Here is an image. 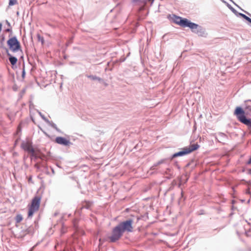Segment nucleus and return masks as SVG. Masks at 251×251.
Returning <instances> with one entry per match:
<instances>
[{
	"mask_svg": "<svg viewBox=\"0 0 251 251\" xmlns=\"http://www.w3.org/2000/svg\"><path fill=\"white\" fill-rule=\"evenodd\" d=\"M168 18L173 22L183 27H188L190 20L184 18L175 14L169 15Z\"/></svg>",
	"mask_w": 251,
	"mask_h": 251,
	"instance_id": "obj_6",
	"label": "nucleus"
},
{
	"mask_svg": "<svg viewBox=\"0 0 251 251\" xmlns=\"http://www.w3.org/2000/svg\"><path fill=\"white\" fill-rule=\"evenodd\" d=\"M0 49L4 50L6 53L9 51L8 49L4 46V42H0Z\"/></svg>",
	"mask_w": 251,
	"mask_h": 251,
	"instance_id": "obj_20",
	"label": "nucleus"
},
{
	"mask_svg": "<svg viewBox=\"0 0 251 251\" xmlns=\"http://www.w3.org/2000/svg\"><path fill=\"white\" fill-rule=\"evenodd\" d=\"M31 104H32V105H33V104H32V103H30V104H29V107H31Z\"/></svg>",
	"mask_w": 251,
	"mask_h": 251,
	"instance_id": "obj_49",
	"label": "nucleus"
},
{
	"mask_svg": "<svg viewBox=\"0 0 251 251\" xmlns=\"http://www.w3.org/2000/svg\"><path fill=\"white\" fill-rule=\"evenodd\" d=\"M34 228L32 226H29L25 230V234H29L32 235L34 233Z\"/></svg>",
	"mask_w": 251,
	"mask_h": 251,
	"instance_id": "obj_13",
	"label": "nucleus"
},
{
	"mask_svg": "<svg viewBox=\"0 0 251 251\" xmlns=\"http://www.w3.org/2000/svg\"><path fill=\"white\" fill-rule=\"evenodd\" d=\"M74 39V35H73L71 37L69 40L66 42V46L68 47L70 44H71L73 42V40Z\"/></svg>",
	"mask_w": 251,
	"mask_h": 251,
	"instance_id": "obj_24",
	"label": "nucleus"
},
{
	"mask_svg": "<svg viewBox=\"0 0 251 251\" xmlns=\"http://www.w3.org/2000/svg\"><path fill=\"white\" fill-rule=\"evenodd\" d=\"M74 227L75 228V229H77L78 226H77L76 225V224L75 223V221L74 222Z\"/></svg>",
	"mask_w": 251,
	"mask_h": 251,
	"instance_id": "obj_39",
	"label": "nucleus"
},
{
	"mask_svg": "<svg viewBox=\"0 0 251 251\" xmlns=\"http://www.w3.org/2000/svg\"><path fill=\"white\" fill-rule=\"evenodd\" d=\"M247 22H249V23H251V18L249 17L248 16H247L246 19H245Z\"/></svg>",
	"mask_w": 251,
	"mask_h": 251,
	"instance_id": "obj_33",
	"label": "nucleus"
},
{
	"mask_svg": "<svg viewBox=\"0 0 251 251\" xmlns=\"http://www.w3.org/2000/svg\"><path fill=\"white\" fill-rule=\"evenodd\" d=\"M167 159L166 158H165V159H162L159 161H158L157 162H156V163H155L154 165H153V167H156L158 165H159L161 164H163V163H166V161H167Z\"/></svg>",
	"mask_w": 251,
	"mask_h": 251,
	"instance_id": "obj_19",
	"label": "nucleus"
},
{
	"mask_svg": "<svg viewBox=\"0 0 251 251\" xmlns=\"http://www.w3.org/2000/svg\"><path fill=\"white\" fill-rule=\"evenodd\" d=\"M36 211H37V210L29 206L27 214V218L25 220L26 222H27L28 221L30 220L31 219L34 212Z\"/></svg>",
	"mask_w": 251,
	"mask_h": 251,
	"instance_id": "obj_12",
	"label": "nucleus"
},
{
	"mask_svg": "<svg viewBox=\"0 0 251 251\" xmlns=\"http://www.w3.org/2000/svg\"><path fill=\"white\" fill-rule=\"evenodd\" d=\"M32 249H31L29 251H32Z\"/></svg>",
	"mask_w": 251,
	"mask_h": 251,
	"instance_id": "obj_53",
	"label": "nucleus"
},
{
	"mask_svg": "<svg viewBox=\"0 0 251 251\" xmlns=\"http://www.w3.org/2000/svg\"><path fill=\"white\" fill-rule=\"evenodd\" d=\"M165 173H166V174L170 176V178H172L173 177V173L172 168H167L166 170L165 171Z\"/></svg>",
	"mask_w": 251,
	"mask_h": 251,
	"instance_id": "obj_16",
	"label": "nucleus"
},
{
	"mask_svg": "<svg viewBox=\"0 0 251 251\" xmlns=\"http://www.w3.org/2000/svg\"><path fill=\"white\" fill-rule=\"evenodd\" d=\"M247 22H249V23H251V18L249 17L248 16H247L246 19H245Z\"/></svg>",
	"mask_w": 251,
	"mask_h": 251,
	"instance_id": "obj_34",
	"label": "nucleus"
},
{
	"mask_svg": "<svg viewBox=\"0 0 251 251\" xmlns=\"http://www.w3.org/2000/svg\"><path fill=\"white\" fill-rule=\"evenodd\" d=\"M200 214H203L202 212H201V213Z\"/></svg>",
	"mask_w": 251,
	"mask_h": 251,
	"instance_id": "obj_51",
	"label": "nucleus"
},
{
	"mask_svg": "<svg viewBox=\"0 0 251 251\" xmlns=\"http://www.w3.org/2000/svg\"><path fill=\"white\" fill-rule=\"evenodd\" d=\"M8 58V60L10 62L11 68L12 69L15 70L17 68V63L18 62V59L16 56L12 55L9 51H7L6 53Z\"/></svg>",
	"mask_w": 251,
	"mask_h": 251,
	"instance_id": "obj_9",
	"label": "nucleus"
},
{
	"mask_svg": "<svg viewBox=\"0 0 251 251\" xmlns=\"http://www.w3.org/2000/svg\"><path fill=\"white\" fill-rule=\"evenodd\" d=\"M192 32L196 33L198 36L203 37H206L207 33L206 32L205 29L202 26L192 22L191 21L188 26Z\"/></svg>",
	"mask_w": 251,
	"mask_h": 251,
	"instance_id": "obj_5",
	"label": "nucleus"
},
{
	"mask_svg": "<svg viewBox=\"0 0 251 251\" xmlns=\"http://www.w3.org/2000/svg\"><path fill=\"white\" fill-rule=\"evenodd\" d=\"M170 175H169V176L167 177V178H168V179H170L171 178H170Z\"/></svg>",
	"mask_w": 251,
	"mask_h": 251,
	"instance_id": "obj_48",
	"label": "nucleus"
},
{
	"mask_svg": "<svg viewBox=\"0 0 251 251\" xmlns=\"http://www.w3.org/2000/svg\"><path fill=\"white\" fill-rule=\"evenodd\" d=\"M17 15H19V12H17Z\"/></svg>",
	"mask_w": 251,
	"mask_h": 251,
	"instance_id": "obj_52",
	"label": "nucleus"
},
{
	"mask_svg": "<svg viewBox=\"0 0 251 251\" xmlns=\"http://www.w3.org/2000/svg\"><path fill=\"white\" fill-rule=\"evenodd\" d=\"M2 24L1 23H0V32H1L2 30Z\"/></svg>",
	"mask_w": 251,
	"mask_h": 251,
	"instance_id": "obj_43",
	"label": "nucleus"
},
{
	"mask_svg": "<svg viewBox=\"0 0 251 251\" xmlns=\"http://www.w3.org/2000/svg\"><path fill=\"white\" fill-rule=\"evenodd\" d=\"M37 37L38 41L39 42H41L42 44L43 45L44 44V42H45L44 37L43 36H41L39 34H37Z\"/></svg>",
	"mask_w": 251,
	"mask_h": 251,
	"instance_id": "obj_22",
	"label": "nucleus"
},
{
	"mask_svg": "<svg viewBox=\"0 0 251 251\" xmlns=\"http://www.w3.org/2000/svg\"><path fill=\"white\" fill-rule=\"evenodd\" d=\"M234 115L241 123L247 126L251 130V100L244 101L243 107L237 106L234 111Z\"/></svg>",
	"mask_w": 251,
	"mask_h": 251,
	"instance_id": "obj_2",
	"label": "nucleus"
},
{
	"mask_svg": "<svg viewBox=\"0 0 251 251\" xmlns=\"http://www.w3.org/2000/svg\"><path fill=\"white\" fill-rule=\"evenodd\" d=\"M250 200H249L248 201V203H249V202H250Z\"/></svg>",
	"mask_w": 251,
	"mask_h": 251,
	"instance_id": "obj_50",
	"label": "nucleus"
},
{
	"mask_svg": "<svg viewBox=\"0 0 251 251\" xmlns=\"http://www.w3.org/2000/svg\"><path fill=\"white\" fill-rule=\"evenodd\" d=\"M223 2H224L225 3H226V5L228 7V8L235 15H237L239 13L238 12H237L236 11V9H235L230 4H229V3L226 2V1H223Z\"/></svg>",
	"mask_w": 251,
	"mask_h": 251,
	"instance_id": "obj_15",
	"label": "nucleus"
},
{
	"mask_svg": "<svg viewBox=\"0 0 251 251\" xmlns=\"http://www.w3.org/2000/svg\"><path fill=\"white\" fill-rule=\"evenodd\" d=\"M49 126H50L51 127L53 128L54 129L56 128L57 127V126L55 124H54L52 121H49V122H46Z\"/></svg>",
	"mask_w": 251,
	"mask_h": 251,
	"instance_id": "obj_26",
	"label": "nucleus"
},
{
	"mask_svg": "<svg viewBox=\"0 0 251 251\" xmlns=\"http://www.w3.org/2000/svg\"><path fill=\"white\" fill-rule=\"evenodd\" d=\"M249 174L251 175V168L249 170Z\"/></svg>",
	"mask_w": 251,
	"mask_h": 251,
	"instance_id": "obj_46",
	"label": "nucleus"
},
{
	"mask_svg": "<svg viewBox=\"0 0 251 251\" xmlns=\"http://www.w3.org/2000/svg\"><path fill=\"white\" fill-rule=\"evenodd\" d=\"M86 76L87 78H89L92 80H97L100 83H102L104 82L103 79L102 78H101L99 76H97V75H86Z\"/></svg>",
	"mask_w": 251,
	"mask_h": 251,
	"instance_id": "obj_11",
	"label": "nucleus"
},
{
	"mask_svg": "<svg viewBox=\"0 0 251 251\" xmlns=\"http://www.w3.org/2000/svg\"><path fill=\"white\" fill-rule=\"evenodd\" d=\"M237 16H238V17H239H239H241L243 18V19H244L245 20V19H246V17H247V15H245V14H243V13H240V12H239V13L238 14V15H237Z\"/></svg>",
	"mask_w": 251,
	"mask_h": 251,
	"instance_id": "obj_28",
	"label": "nucleus"
},
{
	"mask_svg": "<svg viewBox=\"0 0 251 251\" xmlns=\"http://www.w3.org/2000/svg\"><path fill=\"white\" fill-rule=\"evenodd\" d=\"M220 135L223 137H226V134L224 133H222V132H220L219 133Z\"/></svg>",
	"mask_w": 251,
	"mask_h": 251,
	"instance_id": "obj_36",
	"label": "nucleus"
},
{
	"mask_svg": "<svg viewBox=\"0 0 251 251\" xmlns=\"http://www.w3.org/2000/svg\"><path fill=\"white\" fill-rule=\"evenodd\" d=\"M200 145L198 144H190L188 147H185L181 150L172 154L168 159L173 160L174 158L178 157H182L188 155L194 151L197 150L200 148Z\"/></svg>",
	"mask_w": 251,
	"mask_h": 251,
	"instance_id": "obj_3",
	"label": "nucleus"
},
{
	"mask_svg": "<svg viewBox=\"0 0 251 251\" xmlns=\"http://www.w3.org/2000/svg\"><path fill=\"white\" fill-rule=\"evenodd\" d=\"M133 219L128 218L126 220L119 223L113 228L111 235L108 238L111 243H115L123 236V234L126 232H132L133 231Z\"/></svg>",
	"mask_w": 251,
	"mask_h": 251,
	"instance_id": "obj_1",
	"label": "nucleus"
},
{
	"mask_svg": "<svg viewBox=\"0 0 251 251\" xmlns=\"http://www.w3.org/2000/svg\"><path fill=\"white\" fill-rule=\"evenodd\" d=\"M246 193L248 194H251V192L250 191V188H248V189H247Z\"/></svg>",
	"mask_w": 251,
	"mask_h": 251,
	"instance_id": "obj_40",
	"label": "nucleus"
},
{
	"mask_svg": "<svg viewBox=\"0 0 251 251\" xmlns=\"http://www.w3.org/2000/svg\"><path fill=\"white\" fill-rule=\"evenodd\" d=\"M243 12H244L245 13H246V14H247L248 15H249L251 17V14L250 13H249V12L245 11L243 9L242 10Z\"/></svg>",
	"mask_w": 251,
	"mask_h": 251,
	"instance_id": "obj_42",
	"label": "nucleus"
},
{
	"mask_svg": "<svg viewBox=\"0 0 251 251\" xmlns=\"http://www.w3.org/2000/svg\"><path fill=\"white\" fill-rule=\"evenodd\" d=\"M154 0H149L150 1H151L152 2H153L154 1Z\"/></svg>",
	"mask_w": 251,
	"mask_h": 251,
	"instance_id": "obj_47",
	"label": "nucleus"
},
{
	"mask_svg": "<svg viewBox=\"0 0 251 251\" xmlns=\"http://www.w3.org/2000/svg\"><path fill=\"white\" fill-rule=\"evenodd\" d=\"M41 200V197L37 196H35L32 200L31 204L29 206L38 210L40 207Z\"/></svg>",
	"mask_w": 251,
	"mask_h": 251,
	"instance_id": "obj_10",
	"label": "nucleus"
},
{
	"mask_svg": "<svg viewBox=\"0 0 251 251\" xmlns=\"http://www.w3.org/2000/svg\"><path fill=\"white\" fill-rule=\"evenodd\" d=\"M56 165L57 167H58V168H62V167L59 165V164L58 163H56Z\"/></svg>",
	"mask_w": 251,
	"mask_h": 251,
	"instance_id": "obj_44",
	"label": "nucleus"
},
{
	"mask_svg": "<svg viewBox=\"0 0 251 251\" xmlns=\"http://www.w3.org/2000/svg\"><path fill=\"white\" fill-rule=\"evenodd\" d=\"M17 3V0H9L8 4L9 6H13Z\"/></svg>",
	"mask_w": 251,
	"mask_h": 251,
	"instance_id": "obj_25",
	"label": "nucleus"
},
{
	"mask_svg": "<svg viewBox=\"0 0 251 251\" xmlns=\"http://www.w3.org/2000/svg\"><path fill=\"white\" fill-rule=\"evenodd\" d=\"M17 223H20L23 220V217L21 214L17 215L15 218Z\"/></svg>",
	"mask_w": 251,
	"mask_h": 251,
	"instance_id": "obj_23",
	"label": "nucleus"
},
{
	"mask_svg": "<svg viewBox=\"0 0 251 251\" xmlns=\"http://www.w3.org/2000/svg\"><path fill=\"white\" fill-rule=\"evenodd\" d=\"M6 43L9 51L10 50L14 53L22 52L20 42L16 35L9 37Z\"/></svg>",
	"mask_w": 251,
	"mask_h": 251,
	"instance_id": "obj_4",
	"label": "nucleus"
},
{
	"mask_svg": "<svg viewBox=\"0 0 251 251\" xmlns=\"http://www.w3.org/2000/svg\"><path fill=\"white\" fill-rule=\"evenodd\" d=\"M183 191L181 190V198H183Z\"/></svg>",
	"mask_w": 251,
	"mask_h": 251,
	"instance_id": "obj_45",
	"label": "nucleus"
},
{
	"mask_svg": "<svg viewBox=\"0 0 251 251\" xmlns=\"http://www.w3.org/2000/svg\"><path fill=\"white\" fill-rule=\"evenodd\" d=\"M175 165L177 168V169H180V166L178 165V163L177 161L175 162Z\"/></svg>",
	"mask_w": 251,
	"mask_h": 251,
	"instance_id": "obj_35",
	"label": "nucleus"
},
{
	"mask_svg": "<svg viewBox=\"0 0 251 251\" xmlns=\"http://www.w3.org/2000/svg\"><path fill=\"white\" fill-rule=\"evenodd\" d=\"M242 201L244 202V201H245V200H242Z\"/></svg>",
	"mask_w": 251,
	"mask_h": 251,
	"instance_id": "obj_54",
	"label": "nucleus"
},
{
	"mask_svg": "<svg viewBox=\"0 0 251 251\" xmlns=\"http://www.w3.org/2000/svg\"><path fill=\"white\" fill-rule=\"evenodd\" d=\"M62 233H65V232H64V231H62Z\"/></svg>",
	"mask_w": 251,
	"mask_h": 251,
	"instance_id": "obj_55",
	"label": "nucleus"
},
{
	"mask_svg": "<svg viewBox=\"0 0 251 251\" xmlns=\"http://www.w3.org/2000/svg\"><path fill=\"white\" fill-rule=\"evenodd\" d=\"M50 168L51 170V172H52V174L54 175L55 174L54 169L51 166H50Z\"/></svg>",
	"mask_w": 251,
	"mask_h": 251,
	"instance_id": "obj_41",
	"label": "nucleus"
},
{
	"mask_svg": "<svg viewBox=\"0 0 251 251\" xmlns=\"http://www.w3.org/2000/svg\"><path fill=\"white\" fill-rule=\"evenodd\" d=\"M54 129L56 130V131H57V132H59V133H63V132L61 131V130L60 129H59L57 126L56 127V128H55Z\"/></svg>",
	"mask_w": 251,
	"mask_h": 251,
	"instance_id": "obj_37",
	"label": "nucleus"
},
{
	"mask_svg": "<svg viewBox=\"0 0 251 251\" xmlns=\"http://www.w3.org/2000/svg\"><path fill=\"white\" fill-rule=\"evenodd\" d=\"M29 153H30L31 159L37 160L39 158L38 155L35 153L34 150L32 152H29Z\"/></svg>",
	"mask_w": 251,
	"mask_h": 251,
	"instance_id": "obj_18",
	"label": "nucleus"
},
{
	"mask_svg": "<svg viewBox=\"0 0 251 251\" xmlns=\"http://www.w3.org/2000/svg\"><path fill=\"white\" fill-rule=\"evenodd\" d=\"M21 52L20 58L24 60V53H23V51H22V52Z\"/></svg>",
	"mask_w": 251,
	"mask_h": 251,
	"instance_id": "obj_38",
	"label": "nucleus"
},
{
	"mask_svg": "<svg viewBox=\"0 0 251 251\" xmlns=\"http://www.w3.org/2000/svg\"><path fill=\"white\" fill-rule=\"evenodd\" d=\"M5 36L4 34L0 35V42H4Z\"/></svg>",
	"mask_w": 251,
	"mask_h": 251,
	"instance_id": "obj_30",
	"label": "nucleus"
},
{
	"mask_svg": "<svg viewBox=\"0 0 251 251\" xmlns=\"http://www.w3.org/2000/svg\"><path fill=\"white\" fill-rule=\"evenodd\" d=\"M4 31L5 32H9L10 33V34L9 35V37H11V35L13 33V31H12V27H8L7 28H6L5 30H4Z\"/></svg>",
	"mask_w": 251,
	"mask_h": 251,
	"instance_id": "obj_27",
	"label": "nucleus"
},
{
	"mask_svg": "<svg viewBox=\"0 0 251 251\" xmlns=\"http://www.w3.org/2000/svg\"><path fill=\"white\" fill-rule=\"evenodd\" d=\"M21 148L25 151L29 153L32 152L34 151V148L32 147V142L29 140L22 141L21 144Z\"/></svg>",
	"mask_w": 251,
	"mask_h": 251,
	"instance_id": "obj_7",
	"label": "nucleus"
},
{
	"mask_svg": "<svg viewBox=\"0 0 251 251\" xmlns=\"http://www.w3.org/2000/svg\"><path fill=\"white\" fill-rule=\"evenodd\" d=\"M55 142L58 144L66 147L70 146L73 144L69 139L62 136L56 137L55 139Z\"/></svg>",
	"mask_w": 251,
	"mask_h": 251,
	"instance_id": "obj_8",
	"label": "nucleus"
},
{
	"mask_svg": "<svg viewBox=\"0 0 251 251\" xmlns=\"http://www.w3.org/2000/svg\"><path fill=\"white\" fill-rule=\"evenodd\" d=\"M7 116L8 117V118H9V119L10 120V121H13L14 120V118L13 117V116H12V114L11 113H7Z\"/></svg>",
	"mask_w": 251,
	"mask_h": 251,
	"instance_id": "obj_31",
	"label": "nucleus"
},
{
	"mask_svg": "<svg viewBox=\"0 0 251 251\" xmlns=\"http://www.w3.org/2000/svg\"><path fill=\"white\" fill-rule=\"evenodd\" d=\"M42 167L44 168V169L45 170L47 174L49 175L50 174L49 172L48 171V167L47 165H42Z\"/></svg>",
	"mask_w": 251,
	"mask_h": 251,
	"instance_id": "obj_29",
	"label": "nucleus"
},
{
	"mask_svg": "<svg viewBox=\"0 0 251 251\" xmlns=\"http://www.w3.org/2000/svg\"><path fill=\"white\" fill-rule=\"evenodd\" d=\"M5 23L7 25V26H8V27H11V24L9 22V21L8 20H6L5 21Z\"/></svg>",
	"mask_w": 251,
	"mask_h": 251,
	"instance_id": "obj_32",
	"label": "nucleus"
},
{
	"mask_svg": "<svg viewBox=\"0 0 251 251\" xmlns=\"http://www.w3.org/2000/svg\"><path fill=\"white\" fill-rule=\"evenodd\" d=\"M26 75V72L25 70V62H23V64L22 65V77L23 79H24Z\"/></svg>",
	"mask_w": 251,
	"mask_h": 251,
	"instance_id": "obj_17",
	"label": "nucleus"
},
{
	"mask_svg": "<svg viewBox=\"0 0 251 251\" xmlns=\"http://www.w3.org/2000/svg\"><path fill=\"white\" fill-rule=\"evenodd\" d=\"M37 112L42 119L46 123L49 122V120L39 110H37Z\"/></svg>",
	"mask_w": 251,
	"mask_h": 251,
	"instance_id": "obj_21",
	"label": "nucleus"
},
{
	"mask_svg": "<svg viewBox=\"0 0 251 251\" xmlns=\"http://www.w3.org/2000/svg\"><path fill=\"white\" fill-rule=\"evenodd\" d=\"M148 2H150L149 0H132V2L133 4L137 5L145 4Z\"/></svg>",
	"mask_w": 251,
	"mask_h": 251,
	"instance_id": "obj_14",
	"label": "nucleus"
}]
</instances>
